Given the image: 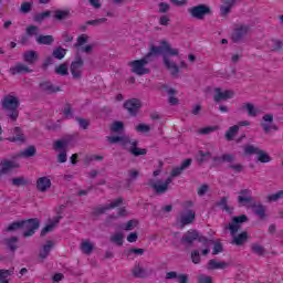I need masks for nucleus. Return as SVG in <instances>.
Wrapping results in <instances>:
<instances>
[{
    "instance_id": "24",
    "label": "nucleus",
    "mask_w": 283,
    "mask_h": 283,
    "mask_svg": "<svg viewBox=\"0 0 283 283\" xmlns=\"http://www.w3.org/2000/svg\"><path fill=\"white\" fill-rule=\"evenodd\" d=\"M129 154L132 156L138 157V156H147V149L145 148H138V140H133L132 146L128 148Z\"/></svg>"
},
{
    "instance_id": "64",
    "label": "nucleus",
    "mask_w": 283,
    "mask_h": 283,
    "mask_svg": "<svg viewBox=\"0 0 283 283\" xmlns=\"http://www.w3.org/2000/svg\"><path fill=\"white\" fill-rule=\"evenodd\" d=\"M207 191H209V185H207V184L200 186V187L197 189V193H198V196H200V197L205 196V193H207Z\"/></svg>"
},
{
    "instance_id": "32",
    "label": "nucleus",
    "mask_w": 283,
    "mask_h": 283,
    "mask_svg": "<svg viewBox=\"0 0 283 283\" xmlns=\"http://www.w3.org/2000/svg\"><path fill=\"white\" fill-rule=\"evenodd\" d=\"M238 132H240V126L239 125H234L232 127H229L228 130L226 132V140H233V138H235V136H238Z\"/></svg>"
},
{
    "instance_id": "47",
    "label": "nucleus",
    "mask_w": 283,
    "mask_h": 283,
    "mask_svg": "<svg viewBox=\"0 0 283 283\" xmlns=\"http://www.w3.org/2000/svg\"><path fill=\"white\" fill-rule=\"evenodd\" d=\"M251 251L255 255H261V256L264 255V253H266V250L264 249V247L260 245L259 243H253L251 245Z\"/></svg>"
},
{
    "instance_id": "21",
    "label": "nucleus",
    "mask_w": 283,
    "mask_h": 283,
    "mask_svg": "<svg viewBox=\"0 0 283 283\" xmlns=\"http://www.w3.org/2000/svg\"><path fill=\"white\" fill-rule=\"evenodd\" d=\"M12 76H17V74H31L32 70L22 63H17L14 66L10 67L9 70Z\"/></svg>"
},
{
    "instance_id": "40",
    "label": "nucleus",
    "mask_w": 283,
    "mask_h": 283,
    "mask_svg": "<svg viewBox=\"0 0 283 283\" xmlns=\"http://www.w3.org/2000/svg\"><path fill=\"white\" fill-rule=\"evenodd\" d=\"M80 249L85 255H91L92 251H94V245L90 241H84L81 243Z\"/></svg>"
},
{
    "instance_id": "54",
    "label": "nucleus",
    "mask_w": 283,
    "mask_h": 283,
    "mask_svg": "<svg viewBox=\"0 0 283 283\" xmlns=\"http://www.w3.org/2000/svg\"><path fill=\"white\" fill-rule=\"evenodd\" d=\"M132 143L134 142H132V138H129L128 136H122L119 142V144L127 150L129 149V145L132 147Z\"/></svg>"
},
{
    "instance_id": "27",
    "label": "nucleus",
    "mask_w": 283,
    "mask_h": 283,
    "mask_svg": "<svg viewBox=\"0 0 283 283\" xmlns=\"http://www.w3.org/2000/svg\"><path fill=\"white\" fill-rule=\"evenodd\" d=\"M19 237H11L3 240V244H6L7 249L11 251V253H14L17 249H19Z\"/></svg>"
},
{
    "instance_id": "20",
    "label": "nucleus",
    "mask_w": 283,
    "mask_h": 283,
    "mask_svg": "<svg viewBox=\"0 0 283 283\" xmlns=\"http://www.w3.org/2000/svg\"><path fill=\"white\" fill-rule=\"evenodd\" d=\"M196 220V212L193 210H187V212H184L180 214L179 222L182 227H187V224H191Z\"/></svg>"
},
{
    "instance_id": "33",
    "label": "nucleus",
    "mask_w": 283,
    "mask_h": 283,
    "mask_svg": "<svg viewBox=\"0 0 283 283\" xmlns=\"http://www.w3.org/2000/svg\"><path fill=\"white\" fill-rule=\"evenodd\" d=\"M14 275V268L10 270H0V283H10L8 277Z\"/></svg>"
},
{
    "instance_id": "58",
    "label": "nucleus",
    "mask_w": 283,
    "mask_h": 283,
    "mask_svg": "<svg viewBox=\"0 0 283 283\" xmlns=\"http://www.w3.org/2000/svg\"><path fill=\"white\" fill-rule=\"evenodd\" d=\"M20 11L23 12V14H28V12H32V2H23L21 4Z\"/></svg>"
},
{
    "instance_id": "22",
    "label": "nucleus",
    "mask_w": 283,
    "mask_h": 283,
    "mask_svg": "<svg viewBox=\"0 0 283 283\" xmlns=\"http://www.w3.org/2000/svg\"><path fill=\"white\" fill-rule=\"evenodd\" d=\"M166 280H177L179 283H189L188 274H178L176 271H170L166 273Z\"/></svg>"
},
{
    "instance_id": "51",
    "label": "nucleus",
    "mask_w": 283,
    "mask_h": 283,
    "mask_svg": "<svg viewBox=\"0 0 283 283\" xmlns=\"http://www.w3.org/2000/svg\"><path fill=\"white\" fill-rule=\"evenodd\" d=\"M103 23H107L106 18H99V19L86 21V25H93L94 28H97V25H103Z\"/></svg>"
},
{
    "instance_id": "46",
    "label": "nucleus",
    "mask_w": 283,
    "mask_h": 283,
    "mask_svg": "<svg viewBox=\"0 0 283 283\" xmlns=\"http://www.w3.org/2000/svg\"><path fill=\"white\" fill-rule=\"evenodd\" d=\"M88 41H90V35L81 34L77 36L74 48H83L85 45V43H88Z\"/></svg>"
},
{
    "instance_id": "5",
    "label": "nucleus",
    "mask_w": 283,
    "mask_h": 283,
    "mask_svg": "<svg viewBox=\"0 0 283 283\" xmlns=\"http://www.w3.org/2000/svg\"><path fill=\"white\" fill-rule=\"evenodd\" d=\"M1 103H2L3 109H7V112H10L9 118H11V120H17V118H19V105H20L19 98L12 95H7L4 96Z\"/></svg>"
},
{
    "instance_id": "38",
    "label": "nucleus",
    "mask_w": 283,
    "mask_h": 283,
    "mask_svg": "<svg viewBox=\"0 0 283 283\" xmlns=\"http://www.w3.org/2000/svg\"><path fill=\"white\" fill-rule=\"evenodd\" d=\"M211 158H212L211 153L203 151V150L198 151L197 161L199 163V165H202V163H209Z\"/></svg>"
},
{
    "instance_id": "36",
    "label": "nucleus",
    "mask_w": 283,
    "mask_h": 283,
    "mask_svg": "<svg viewBox=\"0 0 283 283\" xmlns=\"http://www.w3.org/2000/svg\"><path fill=\"white\" fill-rule=\"evenodd\" d=\"M233 244H237V247H242L247 240H249V233L242 232L239 235H233Z\"/></svg>"
},
{
    "instance_id": "3",
    "label": "nucleus",
    "mask_w": 283,
    "mask_h": 283,
    "mask_svg": "<svg viewBox=\"0 0 283 283\" xmlns=\"http://www.w3.org/2000/svg\"><path fill=\"white\" fill-rule=\"evenodd\" d=\"M191 163H193V159H185L180 166L172 169L170 177H168L164 184L163 180H157V182H155L153 179H150L148 182L149 187H151V189H154L158 195L167 193V191H169V185L174 182V178H178L182 171L189 169V167H191Z\"/></svg>"
},
{
    "instance_id": "60",
    "label": "nucleus",
    "mask_w": 283,
    "mask_h": 283,
    "mask_svg": "<svg viewBox=\"0 0 283 283\" xmlns=\"http://www.w3.org/2000/svg\"><path fill=\"white\" fill-rule=\"evenodd\" d=\"M261 127L263 128V132L265 134H269V132H271V129H274V132H277V126L276 125L270 126L268 123H261Z\"/></svg>"
},
{
    "instance_id": "9",
    "label": "nucleus",
    "mask_w": 283,
    "mask_h": 283,
    "mask_svg": "<svg viewBox=\"0 0 283 283\" xmlns=\"http://www.w3.org/2000/svg\"><path fill=\"white\" fill-rule=\"evenodd\" d=\"M188 13L192 19H198V21H202L207 14H211V8L207 4H198L191 8H188Z\"/></svg>"
},
{
    "instance_id": "30",
    "label": "nucleus",
    "mask_w": 283,
    "mask_h": 283,
    "mask_svg": "<svg viewBox=\"0 0 283 283\" xmlns=\"http://www.w3.org/2000/svg\"><path fill=\"white\" fill-rule=\"evenodd\" d=\"M235 6V0H227L223 6L220 7L221 17H227L231 12V8Z\"/></svg>"
},
{
    "instance_id": "52",
    "label": "nucleus",
    "mask_w": 283,
    "mask_h": 283,
    "mask_svg": "<svg viewBox=\"0 0 283 283\" xmlns=\"http://www.w3.org/2000/svg\"><path fill=\"white\" fill-rule=\"evenodd\" d=\"M212 255H218V253H222L224 251V247L220 243V241H213Z\"/></svg>"
},
{
    "instance_id": "6",
    "label": "nucleus",
    "mask_w": 283,
    "mask_h": 283,
    "mask_svg": "<svg viewBox=\"0 0 283 283\" xmlns=\"http://www.w3.org/2000/svg\"><path fill=\"white\" fill-rule=\"evenodd\" d=\"M244 154L245 156L256 155V163H271V156H269L266 151L253 145L244 146Z\"/></svg>"
},
{
    "instance_id": "16",
    "label": "nucleus",
    "mask_w": 283,
    "mask_h": 283,
    "mask_svg": "<svg viewBox=\"0 0 283 283\" xmlns=\"http://www.w3.org/2000/svg\"><path fill=\"white\" fill-rule=\"evenodd\" d=\"M214 96H213V101L214 103H220V101H229V98H233V96H235V93L233 91H224L222 92V88L217 87L214 88Z\"/></svg>"
},
{
    "instance_id": "15",
    "label": "nucleus",
    "mask_w": 283,
    "mask_h": 283,
    "mask_svg": "<svg viewBox=\"0 0 283 283\" xmlns=\"http://www.w3.org/2000/svg\"><path fill=\"white\" fill-rule=\"evenodd\" d=\"M249 30H251V27L249 25H240L232 32V41L233 43H240L247 34H249Z\"/></svg>"
},
{
    "instance_id": "19",
    "label": "nucleus",
    "mask_w": 283,
    "mask_h": 283,
    "mask_svg": "<svg viewBox=\"0 0 283 283\" xmlns=\"http://www.w3.org/2000/svg\"><path fill=\"white\" fill-rule=\"evenodd\" d=\"M11 133L13 136L7 138L9 143H20V145H23L25 143V135L23 134V130H21V127H14Z\"/></svg>"
},
{
    "instance_id": "41",
    "label": "nucleus",
    "mask_w": 283,
    "mask_h": 283,
    "mask_svg": "<svg viewBox=\"0 0 283 283\" xmlns=\"http://www.w3.org/2000/svg\"><path fill=\"white\" fill-rule=\"evenodd\" d=\"M19 229H23V223L21 221H15L10 223L4 231L7 233H14V231H19Z\"/></svg>"
},
{
    "instance_id": "7",
    "label": "nucleus",
    "mask_w": 283,
    "mask_h": 283,
    "mask_svg": "<svg viewBox=\"0 0 283 283\" xmlns=\"http://www.w3.org/2000/svg\"><path fill=\"white\" fill-rule=\"evenodd\" d=\"M22 229H25L23 232V238H32L36 233L38 229L41 227V221L36 218L22 220Z\"/></svg>"
},
{
    "instance_id": "44",
    "label": "nucleus",
    "mask_w": 283,
    "mask_h": 283,
    "mask_svg": "<svg viewBox=\"0 0 283 283\" xmlns=\"http://www.w3.org/2000/svg\"><path fill=\"white\" fill-rule=\"evenodd\" d=\"M125 240V235L120 232H117L111 237V242L117 244V247H123V242Z\"/></svg>"
},
{
    "instance_id": "1",
    "label": "nucleus",
    "mask_w": 283,
    "mask_h": 283,
    "mask_svg": "<svg viewBox=\"0 0 283 283\" xmlns=\"http://www.w3.org/2000/svg\"><path fill=\"white\" fill-rule=\"evenodd\" d=\"M161 45L164 46H156L151 44L148 53L143 59L129 62L132 72L134 74H137V76H144V74H149L151 70L145 67V65L151 63V61H154L155 59H158L160 54H164L165 67L170 71L171 76H178V74L180 73V67H178V64H176V62H171V60H169V56H178V49H172L171 44H168L167 41H163Z\"/></svg>"
},
{
    "instance_id": "62",
    "label": "nucleus",
    "mask_w": 283,
    "mask_h": 283,
    "mask_svg": "<svg viewBox=\"0 0 283 283\" xmlns=\"http://www.w3.org/2000/svg\"><path fill=\"white\" fill-rule=\"evenodd\" d=\"M66 147H67V142L65 140H56L54 143V149H63V151H65Z\"/></svg>"
},
{
    "instance_id": "49",
    "label": "nucleus",
    "mask_w": 283,
    "mask_h": 283,
    "mask_svg": "<svg viewBox=\"0 0 283 283\" xmlns=\"http://www.w3.org/2000/svg\"><path fill=\"white\" fill-rule=\"evenodd\" d=\"M283 198V190H279L275 193L268 195L266 200L268 202H277V200H282Z\"/></svg>"
},
{
    "instance_id": "59",
    "label": "nucleus",
    "mask_w": 283,
    "mask_h": 283,
    "mask_svg": "<svg viewBox=\"0 0 283 283\" xmlns=\"http://www.w3.org/2000/svg\"><path fill=\"white\" fill-rule=\"evenodd\" d=\"M111 129L112 132H123L125 129V124H123V122H115Z\"/></svg>"
},
{
    "instance_id": "34",
    "label": "nucleus",
    "mask_w": 283,
    "mask_h": 283,
    "mask_svg": "<svg viewBox=\"0 0 283 283\" xmlns=\"http://www.w3.org/2000/svg\"><path fill=\"white\" fill-rule=\"evenodd\" d=\"M11 185L13 187H25V186L30 185V180H28L23 176H20V177H15V178L11 179Z\"/></svg>"
},
{
    "instance_id": "10",
    "label": "nucleus",
    "mask_w": 283,
    "mask_h": 283,
    "mask_svg": "<svg viewBox=\"0 0 283 283\" xmlns=\"http://www.w3.org/2000/svg\"><path fill=\"white\" fill-rule=\"evenodd\" d=\"M196 240H200V232L197 230H188L181 238V244L189 249L193 247V242H196Z\"/></svg>"
},
{
    "instance_id": "29",
    "label": "nucleus",
    "mask_w": 283,
    "mask_h": 283,
    "mask_svg": "<svg viewBox=\"0 0 283 283\" xmlns=\"http://www.w3.org/2000/svg\"><path fill=\"white\" fill-rule=\"evenodd\" d=\"M228 266H229V263H227V262H218V261H216V259H211L208 262V270L209 271H216L218 269H228Z\"/></svg>"
},
{
    "instance_id": "63",
    "label": "nucleus",
    "mask_w": 283,
    "mask_h": 283,
    "mask_svg": "<svg viewBox=\"0 0 283 283\" xmlns=\"http://www.w3.org/2000/svg\"><path fill=\"white\" fill-rule=\"evenodd\" d=\"M223 163H235V155L233 154H223L222 155Z\"/></svg>"
},
{
    "instance_id": "45",
    "label": "nucleus",
    "mask_w": 283,
    "mask_h": 283,
    "mask_svg": "<svg viewBox=\"0 0 283 283\" xmlns=\"http://www.w3.org/2000/svg\"><path fill=\"white\" fill-rule=\"evenodd\" d=\"M65 54H67V50L59 46L55 50H53L52 56L54 59H57L59 61H62V59H65Z\"/></svg>"
},
{
    "instance_id": "23",
    "label": "nucleus",
    "mask_w": 283,
    "mask_h": 283,
    "mask_svg": "<svg viewBox=\"0 0 283 283\" xmlns=\"http://www.w3.org/2000/svg\"><path fill=\"white\" fill-rule=\"evenodd\" d=\"M52 187V180H50L48 177H40L36 180V189L38 191H41L42 193H45Z\"/></svg>"
},
{
    "instance_id": "57",
    "label": "nucleus",
    "mask_w": 283,
    "mask_h": 283,
    "mask_svg": "<svg viewBox=\"0 0 283 283\" xmlns=\"http://www.w3.org/2000/svg\"><path fill=\"white\" fill-rule=\"evenodd\" d=\"M227 202H229V199L227 197H222L221 200L217 202V207H221L222 211H229Z\"/></svg>"
},
{
    "instance_id": "61",
    "label": "nucleus",
    "mask_w": 283,
    "mask_h": 283,
    "mask_svg": "<svg viewBox=\"0 0 283 283\" xmlns=\"http://www.w3.org/2000/svg\"><path fill=\"white\" fill-rule=\"evenodd\" d=\"M191 260L193 264H200V251L195 250L191 252Z\"/></svg>"
},
{
    "instance_id": "43",
    "label": "nucleus",
    "mask_w": 283,
    "mask_h": 283,
    "mask_svg": "<svg viewBox=\"0 0 283 283\" xmlns=\"http://www.w3.org/2000/svg\"><path fill=\"white\" fill-rule=\"evenodd\" d=\"M52 17V11L48 10V11H44L42 13H38L34 15L33 20L36 22V23H43V21H45V19Z\"/></svg>"
},
{
    "instance_id": "26",
    "label": "nucleus",
    "mask_w": 283,
    "mask_h": 283,
    "mask_svg": "<svg viewBox=\"0 0 283 283\" xmlns=\"http://www.w3.org/2000/svg\"><path fill=\"white\" fill-rule=\"evenodd\" d=\"M54 248V242L53 241H46V244H44L42 247V249L40 250V253H39V258L40 260H46L48 255H50V252L52 251V249Z\"/></svg>"
},
{
    "instance_id": "2",
    "label": "nucleus",
    "mask_w": 283,
    "mask_h": 283,
    "mask_svg": "<svg viewBox=\"0 0 283 283\" xmlns=\"http://www.w3.org/2000/svg\"><path fill=\"white\" fill-rule=\"evenodd\" d=\"M191 163H193V159H185L180 166L172 169L170 177H168L164 184L163 180H157V182H155L153 179H150L148 182L149 187H151V189H154L158 195L167 193V191H169V185L174 182V178H178L182 171L189 169V167H191Z\"/></svg>"
},
{
    "instance_id": "11",
    "label": "nucleus",
    "mask_w": 283,
    "mask_h": 283,
    "mask_svg": "<svg viewBox=\"0 0 283 283\" xmlns=\"http://www.w3.org/2000/svg\"><path fill=\"white\" fill-rule=\"evenodd\" d=\"M120 205H123V198L119 197L115 201H113L104 207L94 208L92 216H94V218H98V216H103V213H105V211H109V209H116V207H120Z\"/></svg>"
},
{
    "instance_id": "42",
    "label": "nucleus",
    "mask_w": 283,
    "mask_h": 283,
    "mask_svg": "<svg viewBox=\"0 0 283 283\" xmlns=\"http://www.w3.org/2000/svg\"><path fill=\"white\" fill-rule=\"evenodd\" d=\"M55 74H59V76H67L70 74L69 64H60L57 67H55Z\"/></svg>"
},
{
    "instance_id": "48",
    "label": "nucleus",
    "mask_w": 283,
    "mask_h": 283,
    "mask_svg": "<svg viewBox=\"0 0 283 283\" xmlns=\"http://www.w3.org/2000/svg\"><path fill=\"white\" fill-rule=\"evenodd\" d=\"M62 114L65 116V118H74V111L72 109V104L66 103L64 105V108L62 109Z\"/></svg>"
},
{
    "instance_id": "39",
    "label": "nucleus",
    "mask_w": 283,
    "mask_h": 283,
    "mask_svg": "<svg viewBox=\"0 0 283 283\" xmlns=\"http://www.w3.org/2000/svg\"><path fill=\"white\" fill-rule=\"evenodd\" d=\"M139 176H140V171L136 169L128 170V178L126 179L128 187L132 185V182H136Z\"/></svg>"
},
{
    "instance_id": "12",
    "label": "nucleus",
    "mask_w": 283,
    "mask_h": 283,
    "mask_svg": "<svg viewBox=\"0 0 283 283\" xmlns=\"http://www.w3.org/2000/svg\"><path fill=\"white\" fill-rule=\"evenodd\" d=\"M244 222H249V217H247V214L233 217L232 223H230L226 229L230 230L231 235H235V233L240 231V224Z\"/></svg>"
},
{
    "instance_id": "28",
    "label": "nucleus",
    "mask_w": 283,
    "mask_h": 283,
    "mask_svg": "<svg viewBox=\"0 0 283 283\" xmlns=\"http://www.w3.org/2000/svg\"><path fill=\"white\" fill-rule=\"evenodd\" d=\"M132 273L134 277H138L140 280L148 276L147 270H145L143 266H140V263H136L135 266L132 270Z\"/></svg>"
},
{
    "instance_id": "35",
    "label": "nucleus",
    "mask_w": 283,
    "mask_h": 283,
    "mask_svg": "<svg viewBox=\"0 0 283 283\" xmlns=\"http://www.w3.org/2000/svg\"><path fill=\"white\" fill-rule=\"evenodd\" d=\"M36 43L40 45H52L54 43V36L52 35H39L36 38Z\"/></svg>"
},
{
    "instance_id": "25",
    "label": "nucleus",
    "mask_w": 283,
    "mask_h": 283,
    "mask_svg": "<svg viewBox=\"0 0 283 283\" xmlns=\"http://www.w3.org/2000/svg\"><path fill=\"white\" fill-rule=\"evenodd\" d=\"M23 61L29 65H34L39 61V53L36 51H27L23 53Z\"/></svg>"
},
{
    "instance_id": "31",
    "label": "nucleus",
    "mask_w": 283,
    "mask_h": 283,
    "mask_svg": "<svg viewBox=\"0 0 283 283\" xmlns=\"http://www.w3.org/2000/svg\"><path fill=\"white\" fill-rule=\"evenodd\" d=\"M72 17V13H70V10H55L54 19L55 21H66V19H70Z\"/></svg>"
},
{
    "instance_id": "17",
    "label": "nucleus",
    "mask_w": 283,
    "mask_h": 283,
    "mask_svg": "<svg viewBox=\"0 0 283 283\" xmlns=\"http://www.w3.org/2000/svg\"><path fill=\"white\" fill-rule=\"evenodd\" d=\"M20 167L21 166L19 165V163H17L14 160L2 159L0 174L8 175V174H10V171H12V169H19Z\"/></svg>"
},
{
    "instance_id": "55",
    "label": "nucleus",
    "mask_w": 283,
    "mask_h": 283,
    "mask_svg": "<svg viewBox=\"0 0 283 283\" xmlns=\"http://www.w3.org/2000/svg\"><path fill=\"white\" fill-rule=\"evenodd\" d=\"M199 242L201 243V244H203V247H205V249H210V244H213V240H211V239H208L207 237H205V235H200L199 237Z\"/></svg>"
},
{
    "instance_id": "8",
    "label": "nucleus",
    "mask_w": 283,
    "mask_h": 283,
    "mask_svg": "<svg viewBox=\"0 0 283 283\" xmlns=\"http://www.w3.org/2000/svg\"><path fill=\"white\" fill-rule=\"evenodd\" d=\"M83 65H85V61H83L81 53L76 52L74 61L71 63L70 66L73 78L78 80L81 78V76H83Z\"/></svg>"
},
{
    "instance_id": "37",
    "label": "nucleus",
    "mask_w": 283,
    "mask_h": 283,
    "mask_svg": "<svg viewBox=\"0 0 283 283\" xmlns=\"http://www.w3.org/2000/svg\"><path fill=\"white\" fill-rule=\"evenodd\" d=\"M242 109L248 111V116H252V118H255L258 114H260V111L255 108V106L252 103H247L242 106Z\"/></svg>"
},
{
    "instance_id": "53",
    "label": "nucleus",
    "mask_w": 283,
    "mask_h": 283,
    "mask_svg": "<svg viewBox=\"0 0 283 283\" xmlns=\"http://www.w3.org/2000/svg\"><path fill=\"white\" fill-rule=\"evenodd\" d=\"M136 132L139 134H148V132H151V127L147 124H139L136 126Z\"/></svg>"
},
{
    "instance_id": "56",
    "label": "nucleus",
    "mask_w": 283,
    "mask_h": 283,
    "mask_svg": "<svg viewBox=\"0 0 283 283\" xmlns=\"http://www.w3.org/2000/svg\"><path fill=\"white\" fill-rule=\"evenodd\" d=\"M75 120L78 123L82 129H87V127H90V120L83 117H75Z\"/></svg>"
},
{
    "instance_id": "18",
    "label": "nucleus",
    "mask_w": 283,
    "mask_h": 283,
    "mask_svg": "<svg viewBox=\"0 0 283 283\" xmlns=\"http://www.w3.org/2000/svg\"><path fill=\"white\" fill-rule=\"evenodd\" d=\"M62 219V216H57L53 220H49V224H46L40 232L41 238H45L48 233H52V231L56 229V226L59 224V222H61Z\"/></svg>"
},
{
    "instance_id": "13",
    "label": "nucleus",
    "mask_w": 283,
    "mask_h": 283,
    "mask_svg": "<svg viewBox=\"0 0 283 283\" xmlns=\"http://www.w3.org/2000/svg\"><path fill=\"white\" fill-rule=\"evenodd\" d=\"M39 88L42 94L48 95L57 94V92H61V86L54 85L51 81L40 82Z\"/></svg>"
},
{
    "instance_id": "14",
    "label": "nucleus",
    "mask_w": 283,
    "mask_h": 283,
    "mask_svg": "<svg viewBox=\"0 0 283 283\" xmlns=\"http://www.w3.org/2000/svg\"><path fill=\"white\" fill-rule=\"evenodd\" d=\"M140 107H143V104L138 98H132L124 103V109H127L130 116H136Z\"/></svg>"
},
{
    "instance_id": "4",
    "label": "nucleus",
    "mask_w": 283,
    "mask_h": 283,
    "mask_svg": "<svg viewBox=\"0 0 283 283\" xmlns=\"http://www.w3.org/2000/svg\"><path fill=\"white\" fill-rule=\"evenodd\" d=\"M238 203L241 207L250 205V209H252L254 216H258L260 220H266V206H263L262 201H255V199H253V196H251V189H242L239 192Z\"/></svg>"
},
{
    "instance_id": "50",
    "label": "nucleus",
    "mask_w": 283,
    "mask_h": 283,
    "mask_svg": "<svg viewBox=\"0 0 283 283\" xmlns=\"http://www.w3.org/2000/svg\"><path fill=\"white\" fill-rule=\"evenodd\" d=\"M21 154L24 158H32V156H36V148L34 146H29Z\"/></svg>"
}]
</instances>
